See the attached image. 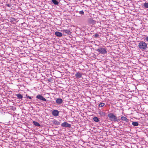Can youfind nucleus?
<instances>
[{"mask_svg":"<svg viewBox=\"0 0 148 148\" xmlns=\"http://www.w3.org/2000/svg\"><path fill=\"white\" fill-rule=\"evenodd\" d=\"M108 116L110 118L112 121L114 122L116 116L112 113H110L108 114Z\"/></svg>","mask_w":148,"mask_h":148,"instance_id":"7ed1b4c3","label":"nucleus"},{"mask_svg":"<svg viewBox=\"0 0 148 148\" xmlns=\"http://www.w3.org/2000/svg\"><path fill=\"white\" fill-rule=\"evenodd\" d=\"M121 119L122 121H125L127 123H128L129 122V119H127L125 116H122L121 117Z\"/></svg>","mask_w":148,"mask_h":148,"instance_id":"6e6552de","label":"nucleus"},{"mask_svg":"<svg viewBox=\"0 0 148 148\" xmlns=\"http://www.w3.org/2000/svg\"><path fill=\"white\" fill-rule=\"evenodd\" d=\"M36 97L37 99H40V100H41L42 101H47V99H45V98H44V97L41 95H38L36 96Z\"/></svg>","mask_w":148,"mask_h":148,"instance_id":"39448f33","label":"nucleus"},{"mask_svg":"<svg viewBox=\"0 0 148 148\" xmlns=\"http://www.w3.org/2000/svg\"><path fill=\"white\" fill-rule=\"evenodd\" d=\"M145 39L148 42V36L146 37L145 38Z\"/></svg>","mask_w":148,"mask_h":148,"instance_id":"bb28decb","label":"nucleus"},{"mask_svg":"<svg viewBox=\"0 0 148 148\" xmlns=\"http://www.w3.org/2000/svg\"><path fill=\"white\" fill-rule=\"evenodd\" d=\"M16 95L18 99H19L22 100L23 97V95L21 94H16Z\"/></svg>","mask_w":148,"mask_h":148,"instance_id":"f8f14e48","label":"nucleus"},{"mask_svg":"<svg viewBox=\"0 0 148 148\" xmlns=\"http://www.w3.org/2000/svg\"><path fill=\"white\" fill-rule=\"evenodd\" d=\"M144 6L145 8H148V3H145L144 4Z\"/></svg>","mask_w":148,"mask_h":148,"instance_id":"4be33fe9","label":"nucleus"},{"mask_svg":"<svg viewBox=\"0 0 148 148\" xmlns=\"http://www.w3.org/2000/svg\"><path fill=\"white\" fill-rule=\"evenodd\" d=\"M61 126L62 127H71V124H69L66 122H64L62 123L61 125Z\"/></svg>","mask_w":148,"mask_h":148,"instance_id":"20e7f679","label":"nucleus"},{"mask_svg":"<svg viewBox=\"0 0 148 148\" xmlns=\"http://www.w3.org/2000/svg\"><path fill=\"white\" fill-rule=\"evenodd\" d=\"M51 1L55 5H58L59 3L56 0H52Z\"/></svg>","mask_w":148,"mask_h":148,"instance_id":"a211bd4d","label":"nucleus"},{"mask_svg":"<svg viewBox=\"0 0 148 148\" xmlns=\"http://www.w3.org/2000/svg\"><path fill=\"white\" fill-rule=\"evenodd\" d=\"M78 12V11H77V12ZM81 15H83L84 14V12L83 10L80 11L78 12Z\"/></svg>","mask_w":148,"mask_h":148,"instance_id":"412c9836","label":"nucleus"},{"mask_svg":"<svg viewBox=\"0 0 148 148\" xmlns=\"http://www.w3.org/2000/svg\"><path fill=\"white\" fill-rule=\"evenodd\" d=\"M26 96L27 98H28L30 99H32V98L33 97H30L28 95H27V94H26Z\"/></svg>","mask_w":148,"mask_h":148,"instance_id":"5701e85b","label":"nucleus"},{"mask_svg":"<svg viewBox=\"0 0 148 148\" xmlns=\"http://www.w3.org/2000/svg\"><path fill=\"white\" fill-rule=\"evenodd\" d=\"M59 112L57 110H54L52 112V115L55 116H58L59 115Z\"/></svg>","mask_w":148,"mask_h":148,"instance_id":"423d86ee","label":"nucleus"},{"mask_svg":"<svg viewBox=\"0 0 148 148\" xmlns=\"http://www.w3.org/2000/svg\"><path fill=\"white\" fill-rule=\"evenodd\" d=\"M120 121V120L119 119H117V117H116V119H115V121H114V122H119V121Z\"/></svg>","mask_w":148,"mask_h":148,"instance_id":"393cba45","label":"nucleus"},{"mask_svg":"<svg viewBox=\"0 0 148 148\" xmlns=\"http://www.w3.org/2000/svg\"><path fill=\"white\" fill-rule=\"evenodd\" d=\"M99 35L98 34L96 33L95 35V38H97L99 37Z\"/></svg>","mask_w":148,"mask_h":148,"instance_id":"b1692460","label":"nucleus"},{"mask_svg":"<svg viewBox=\"0 0 148 148\" xmlns=\"http://www.w3.org/2000/svg\"><path fill=\"white\" fill-rule=\"evenodd\" d=\"M96 50L102 54H106L107 53L106 48L105 47H99Z\"/></svg>","mask_w":148,"mask_h":148,"instance_id":"f03ea898","label":"nucleus"},{"mask_svg":"<svg viewBox=\"0 0 148 148\" xmlns=\"http://www.w3.org/2000/svg\"><path fill=\"white\" fill-rule=\"evenodd\" d=\"M82 73H81L79 72H77L75 74V75L76 78H79L82 77Z\"/></svg>","mask_w":148,"mask_h":148,"instance_id":"0eeeda50","label":"nucleus"},{"mask_svg":"<svg viewBox=\"0 0 148 148\" xmlns=\"http://www.w3.org/2000/svg\"><path fill=\"white\" fill-rule=\"evenodd\" d=\"M138 47L142 51L146 50L147 48V44L143 41H141L139 43Z\"/></svg>","mask_w":148,"mask_h":148,"instance_id":"f257e3e1","label":"nucleus"},{"mask_svg":"<svg viewBox=\"0 0 148 148\" xmlns=\"http://www.w3.org/2000/svg\"><path fill=\"white\" fill-rule=\"evenodd\" d=\"M99 114L102 116H104L105 115V113L103 111H100L99 112Z\"/></svg>","mask_w":148,"mask_h":148,"instance_id":"6ab92c4d","label":"nucleus"},{"mask_svg":"<svg viewBox=\"0 0 148 148\" xmlns=\"http://www.w3.org/2000/svg\"><path fill=\"white\" fill-rule=\"evenodd\" d=\"M56 101L57 103L59 104H61L63 102L62 99L61 98L57 99Z\"/></svg>","mask_w":148,"mask_h":148,"instance_id":"1a4fd4ad","label":"nucleus"},{"mask_svg":"<svg viewBox=\"0 0 148 148\" xmlns=\"http://www.w3.org/2000/svg\"><path fill=\"white\" fill-rule=\"evenodd\" d=\"M93 119L94 121H95V122H98L99 121V120L98 118V117H97L96 116H95L93 117Z\"/></svg>","mask_w":148,"mask_h":148,"instance_id":"2eb2a0df","label":"nucleus"},{"mask_svg":"<svg viewBox=\"0 0 148 148\" xmlns=\"http://www.w3.org/2000/svg\"><path fill=\"white\" fill-rule=\"evenodd\" d=\"M105 105V103H101L99 105V107H103Z\"/></svg>","mask_w":148,"mask_h":148,"instance_id":"aec40b11","label":"nucleus"},{"mask_svg":"<svg viewBox=\"0 0 148 148\" xmlns=\"http://www.w3.org/2000/svg\"><path fill=\"white\" fill-rule=\"evenodd\" d=\"M89 22L92 24H94L96 23V21L92 19H90L89 20Z\"/></svg>","mask_w":148,"mask_h":148,"instance_id":"ddd939ff","label":"nucleus"},{"mask_svg":"<svg viewBox=\"0 0 148 148\" xmlns=\"http://www.w3.org/2000/svg\"><path fill=\"white\" fill-rule=\"evenodd\" d=\"M33 123L34 125L36 126H37L38 127H40V126L39 123L36 121H33Z\"/></svg>","mask_w":148,"mask_h":148,"instance_id":"4468645a","label":"nucleus"},{"mask_svg":"<svg viewBox=\"0 0 148 148\" xmlns=\"http://www.w3.org/2000/svg\"><path fill=\"white\" fill-rule=\"evenodd\" d=\"M63 33L67 34H70L71 33V31L67 29H64L62 30Z\"/></svg>","mask_w":148,"mask_h":148,"instance_id":"9d476101","label":"nucleus"},{"mask_svg":"<svg viewBox=\"0 0 148 148\" xmlns=\"http://www.w3.org/2000/svg\"><path fill=\"white\" fill-rule=\"evenodd\" d=\"M53 122L54 124L56 125H59L60 124V122L57 121L56 120H54Z\"/></svg>","mask_w":148,"mask_h":148,"instance_id":"f3484780","label":"nucleus"},{"mask_svg":"<svg viewBox=\"0 0 148 148\" xmlns=\"http://www.w3.org/2000/svg\"><path fill=\"white\" fill-rule=\"evenodd\" d=\"M6 5L9 7H10L11 6V5L9 4H6Z\"/></svg>","mask_w":148,"mask_h":148,"instance_id":"a878e982","label":"nucleus"},{"mask_svg":"<svg viewBox=\"0 0 148 148\" xmlns=\"http://www.w3.org/2000/svg\"><path fill=\"white\" fill-rule=\"evenodd\" d=\"M132 124L134 126H137L139 124L138 122H132Z\"/></svg>","mask_w":148,"mask_h":148,"instance_id":"dca6fc26","label":"nucleus"},{"mask_svg":"<svg viewBox=\"0 0 148 148\" xmlns=\"http://www.w3.org/2000/svg\"><path fill=\"white\" fill-rule=\"evenodd\" d=\"M55 35L58 37H61L62 35V33L59 32H55Z\"/></svg>","mask_w":148,"mask_h":148,"instance_id":"9b49d317","label":"nucleus"}]
</instances>
